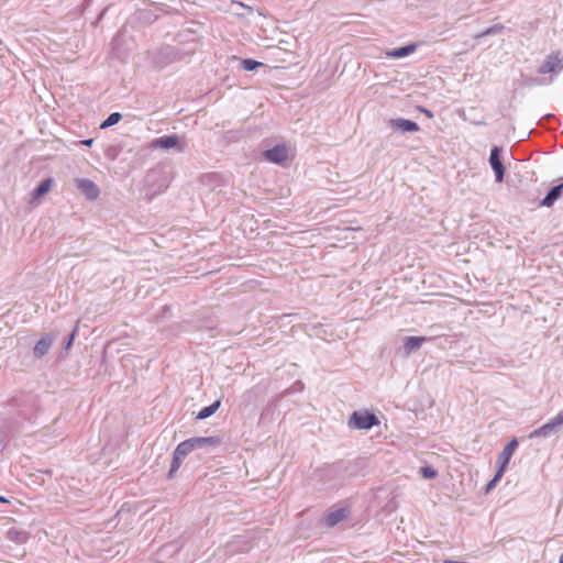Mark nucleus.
I'll use <instances>...</instances> for the list:
<instances>
[{
	"label": "nucleus",
	"mask_w": 563,
	"mask_h": 563,
	"mask_svg": "<svg viewBox=\"0 0 563 563\" xmlns=\"http://www.w3.org/2000/svg\"><path fill=\"white\" fill-rule=\"evenodd\" d=\"M379 421L374 413L368 411H354L349 420V426L360 430H369Z\"/></svg>",
	"instance_id": "nucleus-1"
},
{
	"label": "nucleus",
	"mask_w": 563,
	"mask_h": 563,
	"mask_svg": "<svg viewBox=\"0 0 563 563\" xmlns=\"http://www.w3.org/2000/svg\"><path fill=\"white\" fill-rule=\"evenodd\" d=\"M563 69V56L560 51L550 53L543 64L538 68V74L545 75L549 73L558 74Z\"/></svg>",
	"instance_id": "nucleus-2"
},
{
	"label": "nucleus",
	"mask_w": 563,
	"mask_h": 563,
	"mask_svg": "<svg viewBox=\"0 0 563 563\" xmlns=\"http://www.w3.org/2000/svg\"><path fill=\"white\" fill-rule=\"evenodd\" d=\"M150 147L153 150H170L177 147L178 152L180 153L185 151V145L180 144V137L177 134H169L154 139L151 142Z\"/></svg>",
	"instance_id": "nucleus-3"
},
{
	"label": "nucleus",
	"mask_w": 563,
	"mask_h": 563,
	"mask_svg": "<svg viewBox=\"0 0 563 563\" xmlns=\"http://www.w3.org/2000/svg\"><path fill=\"white\" fill-rule=\"evenodd\" d=\"M263 156L267 162L283 164L288 158V148L285 144H277L273 148L265 150Z\"/></svg>",
	"instance_id": "nucleus-4"
},
{
	"label": "nucleus",
	"mask_w": 563,
	"mask_h": 563,
	"mask_svg": "<svg viewBox=\"0 0 563 563\" xmlns=\"http://www.w3.org/2000/svg\"><path fill=\"white\" fill-rule=\"evenodd\" d=\"M77 189L88 199L96 200L99 197L100 190L98 186L88 178H77L76 180Z\"/></svg>",
	"instance_id": "nucleus-5"
},
{
	"label": "nucleus",
	"mask_w": 563,
	"mask_h": 563,
	"mask_svg": "<svg viewBox=\"0 0 563 563\" xmlns=\"http://www.w3.org/2000/svg\"><path fill=\"white\" fill-rule=\"evenodd\" d=\"M501 148L498 146H494L490 150L489 155V164L495 173L496 181L500 183L504 179L505 176V167L500 158Z\"/></svg>",
	"instance_id": "nucleus-6"
},
{
	"label": "nucleus",
	"mask_w": 563,
	"mask_h": 563,
	"mask_svg": "<svg viewBox=\"0 0 563 563\" xmlns=\"http://www.w3.org/2000/svg\"><path fill=\"white\" fill-rule=\"evenodd\" d=\"M517 446H518L517 439H512L511 441H509L505 445V448L503 449V451L498 455V460H497V463L499 465V467H498L499 470H501V471L506 470V467L509 464V461L512 457Z\"/></svg>",
	"instance_id": "nucleus-7"
},
{
	"label": "nucleus",
	"mask_w": 563,
	"mask_h": 563,
	"mask_svg": "<svg viewBox=\"0 0 563 563\" xmlns=\"http://www.w3.org/2000/svg\"><path fill=\"white\" fill-rule=\"evenodd\" d=\"M388 124L393 130L400 131L402 133L416 132L419 130V125L415 121L404 118L391 119Z\"/></svg>",
	"instance_id": "nucleus-8"
},
{
	"label": "nucleus",
	"mask_w": 563,
	"mask_h": 563,
	"mask_svg": "<svg viewBox=\"0 0 563 563\" xmlns=\"http://www.w3.org/2000/svg\"><path fill=\"white\" fill-rule=\"evenodd\" d=\"M54 342V336L51 334H46L45 336L41 338L36 344L34 345L33 353L34 356L37 358L43 357L46 355Z\"/></svg>",
	"instance_id": "nucleus-9"
},
{
	"label": "nucleus",
	"mask_w": 563,
	"mask_h": 563,
	"mask_svg": "<svg viewBox=\"0 0 563 563\" xmlns=\"http://www.w3.org/2000/svg\"><path fill=\"white\" fill-rule=\"evenodd\" d=\"M559 427V423H556V420L553 418L549 422L532 431L530 433V438L551 437L552 434L556 433Z\"/></svg>",
	"instance_id": "nucleus-10"
},
{
	"label": "nucleus",
	"mask_w": 563,
	"mask_h": 563,
	"mask_svg": "<svg viewBox=\"0 0 563 563\" xmlns=\"http://www.w3.org/2000/svg\"><path fill=\"white\" fill-rule=\"evenodd\" d=\"M192 449H200L205 446H218L221 442L219 437H194L189 439Z\"/></svg>",
	"instance_id": "nucleus-11"
},
{
	"label": "nucleus",
	"mask_w": 563,
	"mask_h": 563,
	"mask_svg": "<svg viewBox=\"0 0 563 563\" xmlns=\"http://www.w3.org/2000/svg\"><path fill=\"white\" fill-rule=\"evenodd\" d=\"M563 194V183L553 186L541 201L542 207H552L554 202L561 198Z\"/></svg>",
	"instance_id": "nucleus-12"
},
{
	"label": "nucleus",
	"mask_w": 563,
	"mask_h": 563,
	"mask_svg": "<svg viewBox=\"0 0 563 563\" xmlns=\"http://www.w3.org/2000/svg\"><path fill=\"white\" fill-rule=\"evenodd\" d=\"M347 514H349V511L344 508L336 509L327 515V517L324 518V522L329 527H334L338 523H340L341 521H343L344 519H346Z\"/></svg>",
	"instance_id": "nucleus-13"
},
{
	"label": "nucleus",
	"mask_w": 563,
	"mask_h": 563,
	"mask_svg": "<svg viewBox=\"0 0 563 563\" xmlns=\"http://www.w3.org/2000/svg\"><path fill=\"white\" fill-rule=\"evenodd\" d=\"M427 340L426 336H407L404 342V350L406 354L420 349L421 344Z\"/></svg>",
	"instance_id": "nucleus-14"
},
{
	"label": "nucleus",
	"mask_w": 563,
	"mask_h": 563,
	"mask_svg": "<svg viewBox=\"0 0 563 563\" xmlns=\"http://www.w3.org/2000/svg\"><path fill=\"white\" fill-rule=\"evenodd\" d=\"M52 186H53L52 178H46V179L42 180L38 184V186L33 190V194H32L33 199H38L42 196H44L45 194H47L52 189Z\"/></svg>",
	"instance_id": "nucleus-15"
},
{
	"label": "nucleus",
	"mask_w": 563,
	"mask_h": 563,
	"mask_svg": "<svg viewBox=\"0 0 563 563\" xmlns=\"http://www.w3.org/2000/svg\"><path fill=\"white\" fill-rule=\"evenodd\" d=\"M415 51H416V45L409 44V45H405L399 48L393 49L391 52L388 53V56H390L393 58H402V57L410 55Z\"/></svg>",
	"instance_id": "nucleus-16"
},
{
	"label": "nucleus",
	"mask_w": 563,
	"mask_h": 563,
	"mask_svg": "<svg viewBox=\"0 0 563 563\" xmlns=\"http://www.w3.org/2000/svg\"><path fill=\"white\" fill-rule=\"evenodd\" d=\"M220 405H221V401H220V400H216V401H214V402H212L211 405H209V406H207V407L202 408V409L198 412V415H197L196 419H197V420H203V419L209 418L210 416H212V415H213V413L219 409Z\"/></svg>",
	"instance_id": "nucleus-17"
},
{
	"label": "nucleus",
	"mask_w": 563,
	"mask_h": 563,
	"mask_svg": "<svg viewBox=\"0 0 563 563\" xmlns=\"http://www.w3.org/2000/svg\"><path fill=\"white\" fill-rule=\"evenodd\" d=\"M192 451V444L190 443L189 439H187L176 446L174 453H176L178 456H181V459L185 460V457Z\"/></svg>",
	"instance_id": "nucleus-18"
},
{
	"label": "nucleus",
	"mask_w": 563,
	"mask_h": 563,
	"mask_svg": "<svg viewBox=\"0 0 563 563\" xmlns=\"http://www.w3.org/2000/svg\"><path fill=\"white\" fill-rule=\"evenodd\" d=\"M505 29V26L503 24H494L493 26L490 27H487L486 30H484L483 32L478 33L477 35H475V38H482V37H485V36H488V35H495V34H498L500 33L503 30Z\"/></svg>",
	"instance_id": "nucleus-19"
},
{
	"label": "nucleus",
	"mask_w": 563,
	"mask_h": 563,
	"mask_svg": "<svg viewBox=\"0 0 563 563\" xmlns=\"http://www.w3.org/2000/svg\"><path fill=\"white\" fill-rule=\"evenodd\" d=\"M121 119H122L121 113L113 112L100 124V129H108V128L119 123Z\"/></svg>",
	"instance_id": "nucleus-20"
},
{
	"label": "nucleus",
	"mask_w": 563,
	"mask_h": 563,
	"mask_svg": "<svg viewBox=\"0 0 563 563\" xmlns=\"http://www.w3.org/2000/svg\"><path fill=\"white\" fill-rule=\"evenodd\" d=\"M7 536H8L9 540L15 541L19 543H23L26 540V534L22 531L15 530V529H10L7 533Z\"/></svg>",
	"instance_id": "nucleus-21"
},
{
	"label": "nucleus",
	"mask_w": 563,
	"mask_h": 563,
	"mask_svg": "<svg viewBox=\"0 0 563 563\" xmlns=\"http://www.w3.org/2000/svg\"><path fill=\"white\" fill-rule=\"evenodd\" d=\"M241 66H242V68L244 70L253 71L256 68L263 66V64L261 62L255 60V59L245 58V59L241 60Z\"/></svg>",
	"instance_id": "nucleus-22"
},
{
	"label": "nucleus",
	"mask_w": 563,
	"mask_h": 563,
	"mask_svg": "<svg viewBox=\"0 0 563 563\" xmlns=\"http://www.w3.org/2000/svg\"><path fill=\"white\" fill-rule=\"evenodd\" d=\"M183 461L184 460L181 459V456H178L176 453L173 454V461H172L170 468H169V472H168V477L169 478L174 477L175 473L180 467Z\"/></svg>",
	"instance_id": "nucleus-23"
},
{
	"label": "nucleus",
	"mask_w": 563,
	"mask_h": 563,
	"mask_svg": "<svg viewBox=\"0 0 563 563\" xmlns=\"http://www.w3.org/2000/svg\"><path fill=\"white\" fill-rule=\"evenodd\" d=\"M420 473L427 479H432L438 475V472L432 466L421 467Z\"/></svg>",
	"instance_id": "nucleus-24"
},
{
	"label": "nucleus",
	"mask_w": 563,
	"mask_h": 563,
	"mask_svg": "<svg viewBox=\"0 0 563 563\" xmlns=\"http://www.w3.org/2000/svg\"><path fill=\"white\" fill-rule=\"evenodd\" d=\"M505 471H501V470H497L495 476L489 481V483L486 485V492H489L492 488L495 487V485L497 484V482H499V479L501 478L503 474H504Z\"/></svg>",
	"instance_id": "nucleus-25"
},
{
	"label": "nucleus",
	"mask_w": 563,
	"mask_h": 563,
	"mask_svg": "<svg viewBox=\"0 0 563 563\" xmlns=\"http://www.w3.org/2000/svg\"><path fill=\"white\" fill-rule=\"evenodd\" d=\"M76 334H77V329H74V330H73V332L70 333V335H69V338H68V340H67L66 344H65V349H66V350H68V349L71 346L73 341H74V339H75Z\"/></svg>",
	"instance_id": "nucleus-26"
},
{
	"label": "nucleus",
	"mask_w": 563,
	"mask_h": 563,
	"mask_svg": "<svg viewBox=\"0 0 563 563\" xmlns=\"http://www.w3.org/2000/svg\"><path fill=\"white\" fill-rule=\"evenodd\" d=\"M554 419L556 420V423H559V426H562L563 424V410L560 411L555 417Z\"/></svg>",
	"instance_id": "nucleus-27"
},
{
	"label": "nucleus",
	"mask_w": 563,
	"mask_h": 563,
	"mask_svg": "<svg viewBox=\"0 0 563 563\" xmlns=\"http://www.w3.org/2000/svg\"><path fill=\"white\" fill-rule=\"evenodd\" d=\"M93 143V139H87V140H84L81 141V144L85 145V146H91Z\"/></svg>",
	"instance_id": "nucleus-28"
},
{
	"label": "nucleus",
	"mask_w": 563,
	"mask_h": 563,
	"mask_svg": "<svg viewBox=\"0 0 563 563\" xmlns=\"http://www.w3.org/2000/svg\"><path fill=\"white\" fill-rule=\"evenodd\" d=\"M423 112H424L429 118H432V117H433V114H432V112H431L430 110L424 109V110H423Z\"/></svg>",
	"instance_id": "nucleus-29"
},
{
	"label": "nucleus",
	"mask_w": 563,
	"mask_h": 563,
	"mask_svg": "<svg viewBox=\"0 0 563 563\" xmlns=\"http://www.w3.org/2000/svg\"><path fill=\"white\" fill-rule=\"evenodd\" d=\"M0 501L1 503H9V500L5 497H3V496H0Z\"/></svg>",
	"instance_id": "nucleus-30"
},
{
	"label": "nucleus",
	"mask_w": 563,
	"mask_h": 563,
	"mask_svg": "<svg viewBox=\"0 0 563 563\" xmlns=\"http://www.w3.org/2000/svg\"><path fill=\"white\" fill-rule=\"evenodd\" d=\"M559 563H563V554L560 556Z\"/></svg>",
	"instance_id": "nucleus-31"
}]
</instances>
